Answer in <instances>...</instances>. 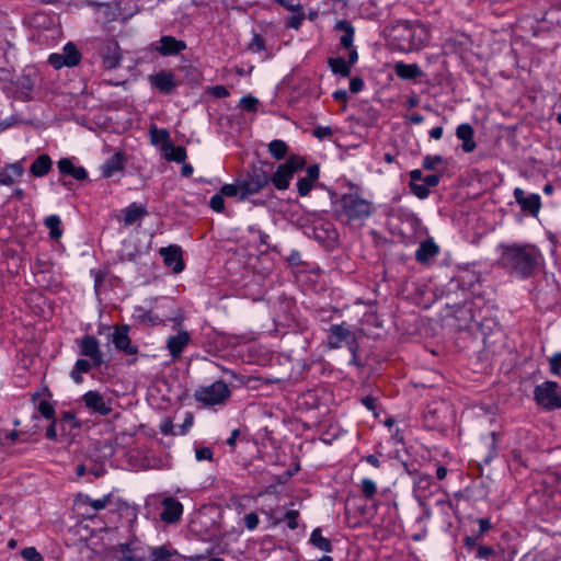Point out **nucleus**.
Masks as SVG:
<instances>
[{"label": "nucleus", "mask_w": 561, "mask_h": 561, "mask_svg": "<svg viewBox=\"0 0 561 561\" xmlns=\"http://www.w3.org/2000/svg\"><path fill=\"white\" fill-rule=\"evenodd\" d=\"M299 517V513L298 511H295V510H290L288 512H286L285 514V519L287 520V525L290 529H296L298 524H297V519Z\"/></svg>", "instance_id": "obj_52"}, {"label": "nucleus", "mask_w": 561, "mask_h": 561, "mask_svg": "<svg viewBox=\"0 0 561 561\" xmlns=\"http://www.w3.org/2000/svg\"><path fill=\"white\" fill-rule=\"evenodd\" d=\"M411 190L412 192L419 197V198H426L430 195V188L424 184H417V183H411Z\"/></svg>", "instance_id": "obj_47"}, {"label": "nucleus", "mask_w": 561, "mask_h": 561, "mask_svg": "<svg viewBox=\"0 0 561 561\" xmlns=\"http://www.w3.org/2000/svg\"><path fill=\"white\" fill-rule=\"evenodd\" d=\"M46 437L50 440H55L57 438L55 421H53V423L47 427Z\"/></svg>", "instance_id": "obj_63"}, {"label": "nucleus", "mask_w": 561, "mask_h": 561, "mask_svg": "<svg viewBox=\"0 0 561 561\" xmlns=\"http://www.w3.org/2000/svg\"><path fill=\"white\" fill-rule=\"evenodd\" d=\"M268 182L270 176L263 169H253L244 180L240 181L241 199H245L248 196L259 193Z\"/></svg>", "instance_id": "obj_7"}, {"label": "nucleus", "mask_w": 561, "mask_h": 561, "mask_svg": "<svg viewBox=\"0 0 561 561\" xmlns=\"http://www.w3.org/2000/svg\"><path fill=\"white\" fill-rule=\"evenodd\" d=\"M165 266L171 268L173 273L179 274L184 270V261L182 256V249L176 244H172L159 250Z\"/></svg>", "instance_id": "obj_14"}, {"label": "nucleus", "mask_w": 561, "mask_h": 561, "mask_svg": "<svg viewBox=\"0 0 561 561\" xmlns=\"http://www.w3.org/2000/svg\"><path fill=\"white\" fill-rule=\"evenodd\" d=\"M439 253L438 245L432 240L427 239L419 245L415 251V259L420 263H427Z\"/></svg>", "instance_id": "obj_23"}, {"label": "nucleus", "mask_w": 561, "mask_h": 561, "mask_svg": "<svg viewBox=\"0 0 561 561\" xmlns=\"http://www.w3.org/2000/svg\"><path fill=\"white\" fill-rule=\"evenodd\" d=\"M121 561H137L133 550L130 549L129 545H122L121 546Z\"/></svg>", "instance_id": "obj_53"}, {"label": "nucleus", "mask_w": 561, "mask_h": 561, "mask_svg": "<svg viewBox=\"0 0 561 561\" xmlns=\"http://www.w3.org/2000/svg\"><path fill=\"white\" fill-rule=\"evenodd\" d=\"M430 32L420 21H399L392 28V45L400 51L419 50L427 45Z\"/></svg>", "instance_id": "obj_2"}, {"label": "nucleus", "mask_w": 561, "mask_h": 561, "mask_svg": "<svg viewBox=\"0 0 561 561\" xmlns=\"http://www.w3.org/2000/svg\"><path fill=\"white\" fill-rule=\"evenodd\" d=\"M61 220L57 215H50L45 219V226L49 229L53 239H59L62 234L60 229Z\"/></svg>", "instance_id": "obj_35"}, {"label": "nucleus", "mask_w": 561, "mask_h": 561, "mask_svg": "<svg viewBox=\"0 0 561 561\" xmlns=\"http://www.w3.org/2000/svg\"><path fill=\"white\" fill-rule=\"evenodd\" d=\"M191 341L190 333L187 331H180L176 335H171L167 340V348L170 352L173 359H178L184 348Z\"/></svg>", "instance_id": "obj_18"}, {"label": "nucleus", "mask_w": 561, "mask_h": 561, "mask_svg": "<svg viewBox=\"0 0 561 561\" xmlns=\"http://www.w3.org/2000/svg\"><path fill=\"white\" fill-rule=\"evenodd\" d=\"M310 542L322 551L329 552L332 550V545L330 540L322 536L321 530L319 528L312 530L310 535Z\"/></svg>", "instance_id": "obj_34"}, {"label": "nucleus", "mask_w": 561, "mask_h": 561, "mask_svg": "<svg viewBox=\"0 0 561 561\" xmlns=\"http://www.w3.org/2000/svg\"><path fill=\"white\" fill-rule=\"evenodd\" d=\"M288 146L284 140L275 139L268 144V152L276 160H282L286 157Z\"/></svg>", "instance_id": "obj_33"}, {"label": "nucleus", "mask_w": 561, "mask_h": 561, "mask_svg": "<svg viewBox=\"0 0 561 561\" xmlns=\"http://www.w3.org/2000/svg\"><path fill=\"white\" fill-rule=\"evenodd\" d=\"M53 161L48 154L38 156L31 164L30 172L35 178H42L49 173Z\"/></svg>", "instance_id": "obj_28"}, {"label": "nucleus", "mask_w": 561, "mask_h": 561, "mask_svg": "<svg viewBox=\"0 0 561 561\" xmlns=\"http://www.w3.org/2000/svg\"><path fill=\"white\" fill-rule=\"evenodd\" d=\"M514 198L520 206L522 210L529 213L533 216H537L541 208V198L539 194L526 195L525 191L520 187H516L513 192Z\"/></svg>", "instance_id": "obj_15"}, {"label": "nucleus", "mask_w": 561, "mask_h": 561, "mask_svg": "<svg viewBox=\"0 0 561 561\" xmlns=\"http://www.w3.org/2000/svg\"><path fill=\"white\" fill-rule=\"evenodd\" d=\"M111 499V494L104 495L102 499L92 500L90 496L85 495L83 497V503L89 504L94 511H101L106 507Z\"/></svg>", "instance_id": "obj_37"}, {"label": "nucleus", "mask_w": 561, "mask_h": 561, "mask_svg": "<svg viewBox=\"0 0 561 561\" xmlns=\"http://www.w3.org/2000/svg\"><path fill=\"white\" fill-rule=\"evenodd\" d=\"M21 556L27 561H42L41 553L34 547L24 548Z\"/></svg>", "instance_id": "obj_45"}, {"label": "nucleus", "mask_w": 561, "mask_h": 561, "mask_svg": "<svg viewBox=\"0 0 561 561\" xmlns=\"http://www.w3.org/2000/svg\"><path fill=\"white\" fill-rule=\"evenodd\" d=\"M313 135H314L318 139L322 140V139H324V138H327V137H331V136H333V130H332V128H331V127H329V126H318V127H316V128L313 129Z\"/></svg>", "instance_id": "obj_51"}, {"label": "nucleus", "mask_w": 561, "mask_h": 561, "mask_svg": "<svg viewBox=\"0 0 561 561\" xmlns=\"http://www.w3.org/2000/svg\"><path fill=\"white\" fill-rule=\"evenodd\" d=\"M195 455H196V459L198 461L213 459V451L208 447H202V448L196 449Z\"/></svg>", "instance_id": "obj_54"}, {"label": "nucleus", "mask_w": 561, "mask_h": 561, "mask_svg": "<svg viewBox=\"0 0 561 561\" xmlns=\"http://www.w3.org/2000/svg\"><path fill=\"white\" fill-rule=\"evenodd\" d=\"M81 60V54L77 46L69 42L62 47L61 53L51 54L48 57V62L55 68L60 69L62 67H75Z\"/></svg>", "instance_id": "obj_8"}, {"label": "nucleus", "mask_w": 561, "mask_h": 561, "mask_svg": "<svg viewBox=\"0 0 561 561\" xmlns=\"http://www.w3.org/2000/svg\"><path fill=\"white\" fill-rule=\"evenodd\" d=\"M497 264L507 274L526 279L531 277L539 267L542 254L530 243H510L499 245Z\"/></svg>", "instance_id": "obj_1"}, {"label": "nucleus", "mask_w": 561, "mask_h": 561, "mask_svg": "<svg viewBox=\"0 0 561 561\" xmlns=\"http://www.w3.org/2000/svg\"><path fill=\"white\" fill-rule=\"evenodd\" d=\"M443 163V158L440 156H426L423 160V168L425 170H435L438 164Z\"/></svg>", "instance_id": "obj_44"}, {"label": "nucleus", "mask_w": 561, "mask_h": 561, "mask_svg": "<svg viewBox=\"0 0 561 561\" xmlns=\"http://www.w3.org/2000/svg\"><path fill=\"white\" fill-rule=\"evenodd\" d=\"M150 142L153 146L162 145V149L170 141V133L164 128H158L156 125H151L149 128Z\"/></svg>", "instance_id": "obj_30"}, {"label": "nucleus", "mask_w": 561, "mask_h": 561, "mask_svg": "<svg viewBox=\"0 0 561 561\" xmlns=\"http://www.w3.org/2000/svg\"><path fill=\"white\" fill-rule=\"evenodd\" d=\"M362 403L370 411L376 409V400L373 397H365L362 399Z\"/></svg>", "instance_id": "obj_62"}, {"label": "nucleus", "mask_w": 561, "mask_h": 561, "mask_svg": "<svg viewBox=\"0 0 561 561\" xmlns=\"http://www.w3.org/2000/svg\"><path fill=\"white\" fill-rule=\"evenodd\" d=\"M38 411L45 419H53L55 414L54 407L48 401H41L38 404Z\"/></svg>", "instance_id": "obj_46"}, {"label": "nucleus", "mask_w": 561, "mask_h": 561, "mask_svg": "<svg viewBox=\"0 0 561 561\" xmlns=\"http://www.w3.org/2000/svg\"><path fill=\"white\" fill-rule=\"evenodd\" d=\"M240 104L245 111L254 112L257 108L259 100L249 94L240 100Z\"/></svg>", "instance_id": "obj_42"}, {"label": "nucleus", "mask_w": 561, "mask_h": 561, "mask_svg": "<svg viewBox=\"0 0 561 561\" xmlns=\"http://www.w3.org/2000/svg\"><path fill=\"white\" fill-rule=\"evenodd\" d=\"M128 333V325L114 327L111 340L116 351L127 356H136L138 354V347L133 344Z\"/></svg>", "instance_id": "obj_10"}, {"label": "nucleus", "mask_w": 561, "mask_h": 561, "mask_svg": "<svg viewBox=\"0 0 561 561\" xmlns=\"http://www.w3.org/2000/svg\"><path fill=\"white\" fill-rule=\"evenodd\" d=\"M536 402L546 410L561 409V394L556 381H546L536 386L534 391Z\"/></svg>", "instance_id": "obj_6"}, {"label": "nucleus", "mask_w": 561, "mask_h": 561, "mask_svg": "<svg viewBox=\"0 0 561 561\" xmlns=\"http://www.w3.org/2000/svg\"><path fill=\"white\" fill-rule=\"evenodd\" d=\"M423 183L430 188L435 187L439 183V176L437 174H430L424 176Z\"/></svg>", "instance_id": "obj_60"}, {"label": "nucleus", "mask_w": 561, "mask_h": 561, "mask_svg": "<svg viewBox=\"0 0 561 561\" xmlns=\"http://www.w3.org/2000/svg\"><path fill=\"white\" fill-rule=\"evenodd\" d=\"M396 75L403 80H415L423 76L422 69L416 64L399 61L394 65Z\"/></svg>", "instance_id": "obj_26"}, {"label": "nucleus", "mask_w": 561, "mask_h": 561, "mask_svg": "<svg viewBox=\"0 0 561 561\" xmlns=\"http://www.w3.org/2000/svg\"><path fill=\"white\" fill-rule=\"evenodd\" d=\"M58 170L62 174L71 175L78 181H83L88 178V172L83 167L73 165L69 158H62L57 162Z\"/></svg>", "instance_id": "obj_24"}, {"label": "nucleus", "mask_w": 561, "mask_h": 561, "mask_svg": "<svg viewBox=\"0 0 561 561\" xmlns=\"http://www.w3.org/2000/svg\"><path fill=\"white\" fill-rule=\"evenodd\" d=\"M478 523H479L481 534L488 531L491 528V522L488 518H480L478 520Z\"/></svg>", "instance_id": "obj_64"}, {"label": "nucleus", "mask_w": 561, "mask_h": 561, "mask_svg": "<svg viewBox=\"0 0 561 561\" xmlns=\"http://www.w3.org/2000/svg\"><path fill=\"white\" fill-rule=\"evenodd\" d=\"M165 159L169 161L184 162L186 159V150L181 146H173L171 141L163 148Z\"/></svg>", "instance_id": "obj_31"}, {"label": "nucleus", "mask_w": 561, "mask_h": 561, "mask_svg": "<svg viewBox=\"0 0 561 561\" xmlns=\"http://www.w3.org/2000/svg\"><path fill=\"white\" fill-rule=\"evenodd\" d=\"M276 2L290 12L300 11L302 9L299 0H276Z\"/></svg>", "instance_id": "obj_49"}, {"label": "nucleus", "mask_w": 561, "mask_h": 561, "mask_svg": "<svg viewBox=\"0 0 561 561\" xmlns=\"http://www.w3.org/2000/svg\"><path fill=\"white\" fill-rule=\"evenodd\" d=\"M213 94L217 98H226L229 95V92L224 85H216L213 88Z\"/></svg>", "instance_id": "obj_61"}, {"label": "nucleus", "mask_w": 561, "mask_h": 561, "mask_svg": "<svg viewBox=\"0 0 561 561\" xmlns=\"http://www.w3.org/2000/svg\"><path fill=\"white\" fill-rule=\"evenodd\" d=\"M220 194L225 197H234L239 196L241 199V185L240 182L238 184H225L220 188Z\"/></svg>", "instance_id": "obj_38"}, {"label": "nucleus", "mask_w": 561, "mask_h": 561, "mask_svg": "<svg viewBox=\"0 0 561 561\" xmlns=\"http://www.w3.org/2000/svg\"><path fill=\"white\" fill-rule=\"evenodd\" d=\"M99 54L102 58L103 67L107 70L119 67L122 53L118 43L113 38H106L99 46Z\"/></svg>", "instance_id": "obj_9"}, {"label": "nucleus", "mask_w": 561, "mask_h": 561, "mask_svg": "<svg viewBox=\"0 0 561 561\" xmlns=\"http://www.w3.org/2000/svg\"><path fill=\"white\" fill-rule=\"evenodd\" d=\"M549 363H550L551 374L557 375V376L560 375V367H561L560 357H558L557 354H554L549 359Z\"/></svg>", "instance_id": "obj_57"}, {"label": "nucleus", "mask_w": 561, "mask_h": 561, "mask_svg": "<svg viewBox=\"0 0 561 561\" xmlns=\"http://www.w3.org/2000/svg\"><path fill=\"white\" fill-rule=\"evenodd\" d=\"M209 206L213 210H215L217 213H222L225 210L224 196L220 193L211 196V198L209 201Z\"/></svg>", "instance_id": "obj_43"}, {"label": "nucleus", "mask_w": 561, "mask_h": 561, "mask_svg": "<svg viewBox=\"0 0 561 561\" xmlns=\"http://www.w3.org/2000/svg\"><path fill=\"white\" fill-rule=\"evenodd\" d=\"M495 552L493 548L489 546H480L477 549V558L479 559H489L491 556H493Z\"/></svg>", "instance_id": "obj_55"}, {"label": "nucleus", "mask_w": 561, "mask_h": 561, "mask_svg": "<svg viewBox=\"0 0 561 561\" xmlns=\"http://www.w3.org/2000/svg\"><path fill=\"white\" fill-rule=\"evenodd\" d=\"M160 430L165 435H183L184 434V430H175V426L169 420L164 421L161 424Z\"/></svg>", "instance_id": "obj_48"}, {"label": "nucleus", "mask_w": 561, "mask_h": 561, "mask_svg": "<svg viewBox=\"0 0 561 561\" xmlns=\"http://www.w3.org/2000/svg\"><path fill=\"white\" fill-rule=\"evenodd\" d=\"M152 87L161 93L169 94L178 85L175 76L171 71H160L154 76H150Z\"/></svg>", "instance_id": "obj_17"}, {"label": "nucleus", "mask_w": 561, "mask_h": 561, "mask_svg": "<svg viewBox=\"0 0 561 561\" xmlns=\"http://www.w3.org/2000/svg\"><path fill=\"white\" fill-rule=\"evenodd\" d=\"M84 405L93 413L108 415L112 412L111 400L99 391L90 390L82 396Z\"/></svg>", "instance_id": "obj_12"}, {"label": "nucleus", "mask_w": 561, "mask_h": 561, "mask_svg": "<svg viewBox=\"0 0 561 561\" xmlns=\"http://www.w3.org/2000/svg\"><path fill=\"white\" fill-rule=\"evenodd\" d=\"M259 523V516L254 512H251L244 516V524L249 530H254L257 527Z\"/></svg>", "instance_id": "obj_50"}, {"label": "nucleus", "mask_w": 561, "mask_h": 561, "mask_svg": "<svg viewBox=\"0 0 561 561\" xmlns=\"http://www.w3.org/2000/svg\"><path fill=\"white\" fill-rule=\"evenodd\" d=\"M80 353L91 359L94 367H100L103 363V353L100 343L93 335H84L79 342Z\"/></svg>", "instance_id": "obj_11"}, {"label": "nucleus", "mask_w": 561, "mask_h": 561, "mask_svg": "<svg viewBox=\"0 0 561 561\" xmlns=\"http://www.w3.org/2000/svg\"><path fill=\"white\" fill-rule=\"evenodd\" d=\"M230 397V389L224 381H215L195 392V399L205 405L222 404Z\"/></svg>", "instance_id": "obj_5"}, {"label": "nucleus", "mask_w": 561, "mask_h": 561, "mask_svg": "<svg viewBox=\"0 0 561 561\" xmlns=\"http://www.w3.org/2000/svg\"><path fill=\"white\" fill-rule=\"evenodd\" d=\"M313 183L314 182L310 181L307 178L299 179L297 182V190H298L299 195L307 196L311 192V190L313 187Z\"/></svg>", "instance_id": "obj_41"}, {"label": "nucleus", "mask_w": 561, "mask_h": 561, "mask_svg": "<svg viewBox=\"0 0 561 561\" xmlns=\"http://www.w3.org/2000/svg\"><path fill=\"white\" fill-rule=\"evenodd\" d=\"M319 167L317 164L310 165L307 169V175L305 178L309 179L312 182H316L319 178Z\"/></svg>", "instance_id": "obj_59"}, {"label": "nucleus", "mask_w": 561, "mask_h": 561, "mask_svg": "<svg viewBox=\"0 0 561 561\" xmlns=\"http://www.w3.org/2000/svg\"><path fill=\"white\" fill-rule=\"evenodd\" d=\"M363 88H364V81L360 78L355 77V78L351 79L350 91L352 93H358L363 90Z\"/></svg>", "instance_id": "obj_56"}, {"label": "nucleus", "mask_w": 561, "mask_h": 561, "mask_svg": "<svg viewBox=\"0 0 561 561\" xmlns=\"http://www.w3.org/2000/svg\"><path fill=\"white\" fill-rule=\"evenodd\" d=\"M93 365L87 360V359H78L75 364V367L80 371V373H83V374H87L90 371L91 367Z\"/></svg>", "instance_id": "obj_58"}, {"label": "nucleus", "mask_w": 561, "mask_h": 561, "mask_svg": "<svg viewBox=\"0 0 561 561\" xmlns=\"http://www.w3.org/2000/svg\"><path fill=\"white\" fill-rule=\"evenodd\" d=\"M354 334L344 324H333L329 329L328 346L330 348H339L343 342L352 345ZM353 351V346H350Z\"/></svg>", "instance_id": "obj_16"}, {"label": "nucleus", "mask_w": 561, "mask_h": 561, "mask_svg": "<svg viewBox=\"0 0 561 561\" xmlns=\"http://www.w3.org/2000/svg\"><path fill=\"white\" fill-rule=\"evenodd\" d=\"M124 225L129 227L141 220L148 215V210L145 206L131 203L124 210Z\"/></svg>", "instance_id": "obj_27"}, {"label": "nucleus", "mask_w": 561, "mask_h": 561, "mask_svg": "<svg viewBox=\"0 0 561 561\" xmlns=\"http://www.w3.org/2000/svg\"><path fill=\"white\" fill-rule=\"evenodd\" d=\"M126 156L123 152H116L110 159H107L101 170L104 178H111L114 173L122 171L125 167Z\"/></svg>", "instance_id": "obj_22"}, {"label": "nucleus", "mask_w": 561, "mask_h": 561, "mask_svg": "<svg viewBox=\"0 0 561 561\" xmlns=\"http://www.w3.org/2000/svg\"><path fill=\"white\" fill-rule=\"evenodd\" d=\"M359 488H360V492L367 500H371L377 493L376 483L371 479H368V478H365L362 480Z\"/></svg>", "instance_id": "obj_36"}, {"label": "nucleus", "mask_w": 561, "mask_h": 561, "mask_svg": "<svg viewBox=\"0 0 561 561\" xmlns=\"http://www.w3.org/2000/svg\"><path fill=\"white\" fill-rule=\"evenodd\" d=\"M162 512L160 519L165 524H176L180 522L183 514V505L175 497L168 496L161 502Z\"/></svg>", "instance_id": "obj_13"}, {"label": "nucleus", "mask_w": 561, "mask_h": 561, "mask_svg": "<svg viewBox=\"0 0 561 561\" xmlns=\"http://www.w3.org/2000/svg\"><path fill=\"white\" fill-rule=\"evenodd\" d=\"M24 174L22 161H16L4 167L0 171V184L5 186L13 185L18 179Z\"/></svg>", "instance_id": "obj_20"}, {"label": "nucleus", "mask_w": 561, "mask_h": 561, "mask_svg": "<svg viewBox=\"0 0 561 561\" xmlns=\"http://www.w3.org/2000/svg\"><path fill=\"white\" fill-rule=\"evenodd\" d=\"M248 48L253 53L264 51L266 48L264 38L260 34H254Z\"/></svg>", "instance_id": "obj_40"}, {"label": "nucleus", "mask_w": 561, "mask_h": 561, "mask_svg": "<svg viewBox=\"0 0 561 561\" xmlns=\"http://www.w3.org/2000/svg\"><path fill=\"white\" fill-rule=\"evenodd\" d=\"M293 14L288 18L286 25L290 28L298 30L305 20V13L302 9L300 11H293Z\"/></svg>", "instance_id": "obj_39"}, {"label": "nucleus", "mask_w": 561, "mask_h": 561, "mask_svg": "<svg viewBox=\"0 0 561 561\" xmlns=\"http://www.w3.org/2000/svg\"><path fill=\"white\" fill-rule=\"evenodd\" d=\"M457 137L462 140V150L465 152H472L476 149V141L473 139V128L470 124H460L456 129Z\"/></svg>", "instance_id": "obj_25"}, {"label": "nucleus", "mask_w": 561, "mask_h": 561, "mask_svg": "<svg viewBox=\"0 0 561 561\" xmlns=\"http://www.w3.org/2000/svg\"><path fill=\"white\" fill-rule=\"evenodd\" d=\"M374 211L371 202L358 194H344L334 203L335 217L343 224H362Z\"/></svg>", "instance_id": "obj_3"}, {"label": "nucleus", "mask_w": 561, "mask_h": 561, "mask_svg": "<svg viewBox=\"0 0 561 561\" xmlns=\"http://www.w3.org/2000/svg\"><path fill=\"white\" fill-rule=\"evenodd\" d=\"M150 561H183L184 558L173 548L163 545L153 548L149 554Z\"/></svg>", "instance_id": "obj_21"}, {"label": "nucleus", "mask_w": 561, "mask_h": 561, "mask_svg": "<svg viewBox=\"0 0 561 561\" xmlns=\"http://www.w3.org/2000/svg\"><path fill=\"white\" fill-rule=\"evenodd\" d=\"M328 64L333 73L341 75L344 78L350 77L352 72L350 62H346V60L342 57L329 58Z\"/></svg>", "instance_id": "obj_32"}, {"label": "nucleus", "mask_w": 561, "mask_h": 561, "mask_svg": "<svg viewBox=\"0 0 561 561\" xmlns=\"http://www.w3.org/2000/svg\"><path fill=\"white\" fill-rule=\"evenodd\" d=\"M305 165V158L293 154L285 163L277 167L275 173L270 178V181L278 191H285L289 187L290 180L294 178L295 173L302 170Z\"/></svg>", "instance_id": "obj_4"}, {"label": "nucleus", "mask_w": 561, "mask_h": 561, "mask_svg": "<svg viewBox=\"0 0 561 561\" xmlns=\"http://www.w3.org/2000/svg\"><path fill=\"white\" fill-rule=\"evenodd\" d=\"M159 44L160 45L156 47V50L162 56L176 55L186 49L185 42L169 35L162 36Z\"/></svg>", "instance_id": "obj_19"}, {"label": "nucleus", "mask_w": 561, "mask_h": 561, "mask_svg": "<svg viewBox=\"0 0 561 561\" xmlns=\"http://www.w3.org/2000/svg\"><path fill=\"white\" fill-rule=\"evenodd\" d=\"M336 30L343 32L340 38L341 46L345 49H350L353 46L355 30L348 21H339L335 25Z\"/></svg>", "instance_id": "obj_29"}]
</instances>
